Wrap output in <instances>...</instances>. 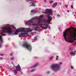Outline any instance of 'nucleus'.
<instances>
[{
  "mask_svg": "<svg viewBox=\"0 0 76 76\" xmlns=\"http://www.w3.org/2000/svg\"><path fill=\"white\" fill-rule=\"evenodd\" d=\"M13 55V54L12 53H10V56H12Z\"/></svg>",
  "mask_w": 76,
  "mask_h": 76,
  "instance_id": "bb28decb",
  "label": "nucleus"
},
{
  "mask_svg": "<svg viewBox=\"0 0 76 76\" xmlns=\"http://www.w3.org/2000/svg\"><path fill=\"white\" fill-rule=\"evenodd\" d=\"M26 1H31L32 4L31 6H35V1H34L33 0H26Z\"/></svg>",
  "mask_w": 76,
  "mask_h": 76,
  "instance_id": "1a4fd4ad",
  "label": "nucleus"
},
{
  "mask_svg": "<svg viewBox=\"0 0 76 76\" xmlns=\"http://www.w3.org/2000/svg\"><path fill=\"white\" fill-rule=\"evenodd\" d=\"M34 41H36L37 40V37H35L34 39Z\"/></svg>",
  "mask_w": 76,
  "mask_h": 76,
  "instance_id": "5701e85b",
  "label": "nucleus"
},
{
  "mask_svg": "<svg viewBox=\"0 0 76 76\" xmlns=\"http://www.w3.org/2000/svg\"><path fill=\"white\" fill-rule=\"evenodd\" d=\"M54 2V1H51L49 2V3L50 4H51L52 3H53Z\"/></svg>",
  "mask_w": 76,
  "mask_h": 76,
  "instance_id": "a211bd4d",
  "label": "nucleus"
},
{
  "mask_svg": "<svg viewBox=\"0 0 76 76\" xmlns=\"http://www.w3.org/2000/svg\"><path fill=\"white\" fill-rule=\"evenodd\" d=\"M2 42H3V39H2L1 36L0 35V48L1 47V43H2Z\"/></svg>",
  "mask_w": 76,
  "mask_h": 76,
  "instance_id": "9d476101",
  "label": "nucleus"
},
{
  "mask_svg": "<svg viewBox=\"0 0 76 76\" xmlns=\"http://www.w3.org/2000/svg\"><path fill=\"white\" fill-rule=\"evenodd\" d=\"M54 58V56H51L50 58H49V60H53Z\"/></svg>",
  "mask_w": 76,
  "mask_h": 76,
  "instance_id": "2eb2a0df",
  "label": "nucleus"
},
{
  "mask_svg": "<svg viewBox=\"0 0 76 76\" xmlns=\"http://www.w3.org/2000/svg\"><path fill=\"white\" fill-rule=\"evenodd\" d=\"M60 29H61V28L59 27V30H60Z\"/></svg>",
  "mask_w": 76,
  "mask_h": 76,
  "instance_id": "7c9ffc66",
  "label": "nucleus"
},
{
  "mask_svg": "<svg viewBox=\"0 0 76 76\" xmlns=\"http://www.w3.org/2000/svg\"><path fill=\"white\" fill-rule=\"evenodd\" d=\"M12 64H13V65L14 64H13V63L12 62Z\"/></svg>",
  "mask_w": 76,
  "mask_h": 76,
  "instance_id": "473e14b6",
  "label": "nucleus"
},
{
  "mask_svg": "<svg viewBox=\"0 0 76 76\" xmlns=\"http://www.w3.org/2000/svg\"><path fill=\"white\" fill-rule=\"evenodd\" d=\"M72 14H74V12H72Z\"/></svg>",
  "mask_w": 76,
  "mask_h": 76,
  "instance_id": "72a5a7b5",
  "label": "nucleus"
},
{
  "mask_svg": "<svg viewBox=\"0 0 76 76\" xmlns=\"http://www.w3.org/2000/svg\"><path fill=\"white\" fill-rule=\"evenodd\" d=\"M75 18H76V17H75Z\"/></svg>",
  "mask_w": 76,
  "mask_h": 76,
  "instance_id": "58836bf2",
  "label": "nucleus"
},
{
  "mask_svg": "<svg viewBox=\"0 0 76 76\" xmlns=\"http://www.w3.org/2000/svg\"><path fill=\"white\" fill-rule=\"evenodd\" d=\"M62 64V62H60L58 64L52 65L51 66L52 70L55 72H58V70H60L61 69V65Z\"/></svg>",
  "mask_w": 76,
  "mask_h": 76,
  "instance_id": "7ed1b4c3",
  "label": "nucleus"
},
{
  "mask_svg": "<svg viewBox=\"0 0 76 76\" xmlns=\"http://www.w3.org/2000/svg\"><path fill=\"white\" fill-rule=\"evenodd\" d=\"M65 7H66V8H67V7H68V5H65Z\"/></svg>",
  "mask_w": 76,
  "mask_h": 76,
  "instance_id": "4be33fe9",
  "label": "nucleus"
},
{
  "mask_svg": "<svg viewBox=\"0 0 76 76\" xmlns=\"http://www.w3.org/2000/svg\"><path fill=\"white\" fill-rule=\"evenodd\" d=\"M56 60H58V56H56Z\"/></svg>",
  "mask_w": 76,
  "mask_h": 76,
  "instance_id": "6ab92c4d",
  "label": "nucleus"
},
{
  "mask_svg": "<svg viewBox=\"0 0 76 76\" xmlns=\"http://www.w3.org/2000/svg\"><path fill=\"white\" fill-rule=\"evenodd\" d=\"M74 16H75V15H74Z\"/></svg>",
  "mask_w": 76,
  "mask_h": 76,
  "instance_id": "c9c22d12",
  "label": "nucleus"
},
{
  "mask_svg": "<svg viewBox=\"0 0 76 76\" xmlns=\"http://www.w3.org/2000/svg\"><path fill=\"white\" fill-rule=\"evenodd\" d=\"M31 12H32V13H34V12H35V10H31Z\"/></svg>",
  "mask_w": 76,
  "mask_h": 76,
  "instance_id": "412c9836",
  "label": "nucleus"
},
{
  "mask_svg": "<svg viewBox=\"0 0 76 76\" xmlns=\"http://www.w3.org/2000/svg\"><path fill=\"white\" fill-rule=\"evenodd\" d=\"M50 73H51V72H50V71H48L46 72L47 74H50Z\"/></svg>",
  "mask_w": 76,
  "mask_h": 76,
  "instance_id": "aec40b11",
  "label": "nucleus"
},
{
  "mask_svg": "<svg viewBox=\"0 0 76 76\" xmlns=\"http://www.w3.org/2000/svg\"><path fill=\"white\" fill-rule=\"evenodd\" d=\"M45 1H46V0H45Z\"/></svg>",
  "mask_w": 76,
  "mask_h": 76,
  "instance_id": "e433bc0d",
  "label": "nucleus"
},
{
  "mask_svg": "<svg viewBox=\"0 0 76 76\" xmlns=\"http://www.w3.org/2000/svg\"><path fill=\"white\" fill-rule=\"evenodd\" d=\"M0 56H3L4 55L3 54H0Z\"/></svg>",
  "mask_w": 76,
  "mask_h": 76,
  "instance_id": "393cba45",
  "label": "nucleus"
},
{
  "mask_svg": "<svg viewBox=\"0 0 76 76\" xmlns=\"http://www.w3.org/2000/svg\"><path fill=\"white\" fill-rule=\"evenodd\" d=\"M53 44H54V43H53Z\"/></svg>",
  "mask_w": 76,
  "mask_h": 76,
  "instance_id": "4c0bfd02",
  "label": "nucleus"
},
{
  "mask_svg": "<svg viewBox=\"0 0 76 76\" xmlns=\"http://www.w3.org/2000/svg\"><path fill=\"white\" fill-rule=\"evenodd\" d=\"M38 65H39V64H37L35 65L31 66V68L29 69L28 70L29 72H34L35 70V68L37 67V66H38Z\"/></svg>",
  "mask_w": 76,
  "mask_h": 76,
  "instance_id": "39448f33",
  "label": "nucleus"
},
{
  "mask_svg": "<svg viewBox=\"0 0 76 76\" xmlns=\"http://www.w3.org/2000/svg\"><path fill=\"white\" fill-rule=\"evenodd\" d=\"M71 7L72 8H73V5H71Z\"/></svg>",
  "mask_w": 76,
  "mask_h": 76,
  "instance_id": "a878e982",
  "label": "nucleus"
},
{
  "mask_svg": "<svg viewBox=\"0 0 76 76\" xmlns=\"http://www.w3.org/2000/svg\"><path fill=\"white\" fill-rule=\"evenodd\" d=\"M57 3L56 2L54 3L53 5V7H55L56 6H57Z\"/></svg>",
  "mask_w": 76,
  "mask_h": 76,
  "instance_id": "ddd939ff",
  "label": "nucleus"
},
{
  "mask_svg": "<svg viewBox=\"0 0 76 76\" xmlns=\"http://www.w3.org/2000/svg\"><path fill=\"white\" fill-rule=\"evenodd\" d=\"M22 46L24 47H25V48L29 50V51H31V50H32V46H31V45H29L26 42L23 44L22 45Z\"/></svg>",
  "mask_w": 76,
  "mask_h": 76,
  "instance_id": "20e7f679",
  "label": "nucleus"
},
{
  "mask_svg": "<svg viewBox=\"0 0 76 76\" xmlns=\"http://www.w3.org/2000/svg\"><path fill=\"white\" fill-rule=\"evenodd\" d=\"M14 67H15L17 71H19V72H20V71H21V68L19 64H18L16 66H15Z\"/></svg>",
  "mask_w": 76,
  "mask_h": 76,
  "instance_id": "6e6552de",
  "label": "nucleus"
},
{
  "mask_svg": "<svg viewBox=\"0 0 76 76\" xmlns=\"http://www.w3.org/2000/svg\"><path fill=\"white\" fill-rule=\"evenodd\" d=\"M14 59H15V58L13 57H12L10 58V60H14Z\"/></svg>",
  "mask_w": 76,
  "mask_h": 76,
  "instance_id": "dca6fc26",
  "label": "nucleus"
},
{
  "mask_svg": "<svg viewBox=\"0 0 76 76\" xmlns=\"http://www.w3.org/2000/svg\"><path fill=\"white\" fill-rule=\"evenodd\" d=\"M10 70H12V69H10Z\"/></svg>",
  "mask_w": 76,
  "mask_h": 76,
  "instance_id": "f704fd0d",
  "label": "nucleus"
},
{
  "mask_svg": "<svg viewBox=\"0 0 76 76\" xmlns=\"http://www.w3.org/2000/svg\"><path fill=\"white\" fill-rule=\"evenodd\" d=\"M48 29H50V26H49L48 27Z\"/></svg>",
  "mask_w": 76,
  "mask_h": 76,
  "instance_id": "cd10ccee",
  "label": "nucleus"
},
{
  "mask_svg": "<svg viewBox=\"0 0 76 76\" xmlns=\"http://www.w3.org/2000/svg\"><path fill=\"white\" fill-rule=\"evenodd\" d=\"M0 58V59H1V60H3V58Z\"/></svg>",
  "mask_w": 76,
  "mask_h": 76,
  "instance_id": "c756f323",
  "label": "nucleus"
},
{
  "mask_svg": "<svg viewBox=\"0 0 76 76\" xmlns=\"http://www.w3.org/2000/svg\"><path fill=\"white\" fill-rule=\"evenodd\" d=\"M57 16L58 17V18H60V15H59L58 14L57 15Z\"/></svg>",
  "mask_w": 76,
  "mask_h": 76,
  "instance_id": "b1692460",
  "label": "nucleus"
},
{
  "mask_svg": "<svg viewBox=\"0 0 76 76\" xmlns=\"http://www.w3.org/2000/svg\"><path fill=\"white\" fill-rule=\"evenodd\" d=\"M44 13H47L49 15H53V10L50 9H47Z\"/></svg>",
  "mask_w": 76,
  "mask_h": 76,
  "instance_id": "0eeeda50",
  "label": "nucleus"
},
{
  "mask_svg": "<svg viewBox=\"0 0 76 76\" xmlns=\"http://www.w3.org/2000/svg\"><path fill=\"white\" fill-rule=\"evenodd\" d=\"M34 30L35 31H38V29H39V27H34Z\"/></svg>",
  "mask_w": 76,
  "mask_h": 76,
  "instance_id": "4468645a",
  "label": "nucleus"
},
{
  "mask_svg": "<svg viewBox=\"0 0 76 76\" xmlns=\"http://www.w3.org/2000/svg\"><path fill=\"white\" fill-rule=\"evenodd\" d=\"M67 12H68V13H69V10H67Z\"/></svg>",
  "mask_w": 76,
  "mask_h": 76,
  "instance_id": "c85d7f7f",
  "label": "nucleus"
},
{
  "mask_svg": "<svg viewBox=\"0 0 76 76\" xmlns=\"http://www.w3.org/2000/svg\"><path fill=\"white\" fill-rule=\"evenodd\" d=\"M35 41H32V42H34Z\"/></svg>",
  "mask_w": 76,
  "mask_h": 76,
  "instance_id": "2f4dec72",
  "label": "nucleus"
},
{
  "mask_svg": "<svg viewBox=\"0 0 76 76\" xmlns=\"http://www.w3.org/2000/svg\"><path fill=\"white\" fill-rule=\"evenodd\" d=\"M70 67L71 68V69H74V66H70Z\"/></svg>",
  "mask_w": 76,
  "mask_h": 76,
  "instance_id": "f3484780",
  "label": "nucleus"
},
{
  "mask_svg": "<svg viewBox=\"0 0 76 76\" xmlns=\"http://www.w3.org/2000/svg\"><path fill=\"white\" fill-rule=\"evenodd\" d=\"M47 17L48 18V20H44V22L46 23H48V24H49V23L52 20L53 18L52 17L49 15H47Z\"/></svg>",
  "mask_w": 76,
  "mask_h": 76,
  "instance_id": "423d86ee",
  "label": "nucleus"
},
{
  "mask_svg": "<svg viewBox=\"0 0 76 76\" xmlns=\"http://www.w3.org/2000/svg\"><path fill=\"white\" fill-rule=\"evenodd\" d=\"M44 16L43 15H41L40 16V18L38 19V17H34L29 20H28L26 23H25V24L26 25H28V26H37V24L36 23H34V22L35 20H37V22L39 23H45V24H40L39 25L40 27L44 29H47V28L48 27V25L47 24L48 23H46L44 22L41 19V18Z\"/></svg>",
  "mask_w": 76,
  "mask_h": 76,
  "instance_id": "f03ea898",
  "label": "nucleus"
},
{
  "mask_svg": "<svg viewBox=\"0 0 76 76\" xmlns=\"http://www.w3.org/2000/svg\"><path fill=\"white\" fill-rule=\"evenodd\" d=\"M5 26L1 27L2 30H0V34L3 36H6V35L4 34L5 33L7 34L8 35H18V33L20 32H22L19 34V37L20 38H23L26 35L28 34L30 32H32L33 31L32 30L29 28H20L17 29L15 31V30L12 29L10 28H14V26L13 25H10L9 24H5L4 25Z\"/></svg>",
  "mask_w": 76,
  "mask_h": 76,
  "instance_id": "f257e3e1",
  "label": "nucleus"
},
{
  "mask_svg": "<svg viewBox=\"0 0 76 76\" xmlns=\"http://www.w3.org/2000/svg\"><path fill=\"white\" fill-rule=\"evenodd\" d=\"M76 54V51H75L74 52H72L70 53V54L72 56H75Z\"/></svg>",
  "mask_w": 76,
  "mask_h": 76,
  "instance_id": "9b49d317",
  "label": "nucleus"
},
{
  "mask_svg": "<svg viewBox=\"0 0 76 76\" xmlns=\"http://www.w3.org/2000/svg\"><path fill=\"white\" fill-rule=\"evenodd\" d=\"M18 71H17L16 70H15L13 71V73L15 75H17L18 74Z\"/></svg>",
  "mask_w": 76,
  "mask_h": 76,
  "instance_id": "f8f14e48",
  "label": "nucleus"
}]
</instances>
